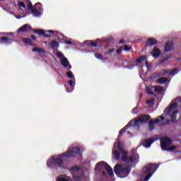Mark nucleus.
I'll return each mask as SVG.
<instances>
[{
  "instance_id": "obj_31",
  "label": "nucleus",
  "mask_w": 181,
  "mask_h": 181,
  "mask_svg": "<svg viewBox=\"0 0 181 181\" xmlns=\"http://www.w3.org/2000/svg\"><path fill=\"white\" fill-rule=\"evenodd\" d=\"M176 148H177V146H172L170 148L167 147V150H165V151H168V152L169 151L172 152V151H175L176 149Z\"/></svg>"
},
{
  "instance_id": "obj_51",
  "label": "nucleus",
  "mask_w": 181,
  "mask_h": 181,
  "mask_svg": "<svg viewBox=\"0 0 181 181\" xmlns=\"http://www.w3.org/2000/svg\"><path fill=\"white\" fill-rule=\"evenodd\" d=\"M148 93L152 95H155V93H153V92H152L151 90H148Z\"/></svg>"
},
{
  "instance_id": "obj_9",
  "label": "nucleus",
  "mask_w": 181,
  "mask_h": 181,
  "mask_svg": "<svg viewBox=\"0 0 181 181\" xmlns=\"http://www.w3.org/2000/svg\"><path fill=\"white\" fill-rule=\"evenodd\" d=\"M160 141L162 151L168 150V146H170V145H172V139L169 136L162 137Z\"/></svg>"
},
{
  "instance_id": "obj_25",
  "label": "nucleus",
  "mask_w": 181,
  "mask_h": 181,
  "mask_svg": "<svg viewBox=\"0 0 181 181\" xmlns=\"http://www.w3.org/2000/svg\"><path fill=\"white\" fill-rule=\"evenodd\" d=\"M179 111H173L170 115V119L172 122H176V114H177Z\"/></svg>"
},
{
  "instance_id": "obj_60",
  "label": "nucleus",
  "mask_w": 181,
  "mask_h": 181,
  "mask_svg": "<svg viewBox=\"0 0 181 181\" xmlns=\"http://www.w3.org/2000/svg\"><path fill=\"white\" fill-rule=\"evenodd\" d=\"M0 1H4V0H0Z\"/></svg>"
},
{
  "instance_id": "obj_28",
  "label": "nucleus",
  "mask_w": 181,
  "mask_h": 181,
  "mask_svg": "<svg viewBox=\"0 0 181 181\" xmlns=\"http://www.w3.org/2000/svg\"><path fill=\"white\" fill-rule=\"evenodd\" d=\"M146 59V57L143 55V56H141L140 57H139V58L136 60V62L137 63H142V62H145Z\"/></svg>"
},
{
  "instance_id": "obj_30",
  "label": "nucleus",
  "mask_w": 181,
  "mask_h": 181,
  "mask_svg": "<svg viewBox=\"0 0 181 181\" xmlns=\"http://www.w3.org/2000/svg\"><path fill=\"white\" fill-rule=\"evenodd\" d=\"M32 13H33V15H35V16H39V15H40V11H39V10L37 9H33Z\"/></svg>"
},
{
  "instance_id": "obj_41",
  "label": "nucleus",
  "mask_w": 181,
  "mask_h": 181,
  "mask_svg": "<svg viewBox=\"0 0 181 181\" xmlns=\"http://www.w3.org/2000/svg\"><path fill=\"white\" fill-rule=\"evenodd\" d=\"M28 11H33V5H32V4H28Z\"/></svg>"
},
{
  "instance_id": "obj_14",
  "label": "nucleus",
  "mask_w": 181,
  "mask_h": 181,
  "mask_svg": "<svg viewBox=\"0 0 181 181\" xmlns=\"http://www.w3.org/2000/svg\"><path fill=\"white\" fill-rule=\"evenodd\" d=\"M61 64L62 66L67 69V70H70V69H71V65H70V62H69V59H67V58L66 57H64L61 60Z\"/></svg>"
},
{
  "instance_id": "obj_59",
  "label": "nucleus",
  "mask_w": 181,
  "mask_h": 181,
  "mask_svg": "<svg viewBox=\"0 0 181 181\" xmlns=\"http://www.w3.org/2000/svg\"><path fill=\"white\" fill-rule=\"evenodd\" d=\"M133 152H134V150H132Z\"/></svg>"
},
{
  "instance_id": "obj_37",
  "label": "nucleus",
  "mask_w": 181,
  "mask_h": 181,
  "mask_svg": "<svg viewBox=\"0 0 181 181\" xmlns=\"http://www.w3.org/2000/svg\"><path fill=\"white\" fill-rule=\"evenodd\" d=\"M18 5L21 8H26V4L23 1H20Z\"/></svg>"
},
{
  "instance_id": "obj_15",
  "label": "nucleus",
  "mask_w": 181,
  "mask_h": 181,
  "mask_svg": "<svg viewBox=\"0 0 181 181\" xmlns=\"http://www.w3.org/2000/svg\"><path fill=\"white\" fill-rule=\"evenodd\" d=\"M131 127H134V119H132L124 128L119 130V135L124 134V132H127V129Z\"/></svg>"
},
{
  "instance_id": "obj_54",
  "label": "nucleus",
  "mask_w": 181,
  "mask_h": 181,
  "mask_svg": "<svg viewBox=\"0 0 181 181\" xmlns=\"http://www.w3.org/2000/svg\"><path fill=\"white\" fill-rule=\"evenodd\" d=\"M107 173L105 172H103V176H106Z\"/></svg>"
},
{
  "instance_id": "obj_3",
  "label": "nucleus",
  "mask_w": 181,
  "mask_h": 181,
  "mask_svg": "<svg viewBox=\"0 0 181 181\" xmlns=\"http://www.w3.org/2000/svg\"><path fill=\"white\" fill-rule=\"evenodd\" d=\"M114 172L117 177H127L131 173V167L129 165L117 164L114 168Z\"/></svg>"
},
{
  "instance_id": "obj_45",
  "label": "nucleus",
  "mask_w": 181,
  "mask_h": 181,
  "mask_svg": "<svg viewBox=\"0 0 181 181\" xmlns=\"http://www.w3.org/2000/svg\"><path fill=\"white\" fill-rule=\"evenodd\" d=\"M169 124H170V120L167 119L165 124H163V125H169Z\"/></svg>"
},
{
  "instance_id": "obj_35",
  "label": "nucleus",
  "mask_w": 181,
  "mask_h": 181,
  "mask_svg": "<svg viewBox=\"0 0 181 181\" xmlns=\"http://www.w3.org/2000/svg\"><path fill=\"white\" fill-rule=\"evenodd\" d=\"M176 71H177V68H175L174 69H173L171 71H170V76H175Z\"/></svg>"
},
{
  "instance_id": "obj_19",
  "label": "nucleus",
  "mask_w": 181,
  "mask_h": 181,
  "mask_svg": "<svg viewBox=\"0 0 181 181\" xmlns=\"http://www.w3.org/2000/svg\"><path fill=\"white\" fill-rule=\"evenodd\" d=\"M155 142V140L153 139H145L142 142V145L145 146L146 148H149L152 144Z\"/></svg>"
},
{
  "instance_id": "obj_13",
  "label": "nucleus",
  "mask_w": 181,
  "mask_h": 181,
  "mask_svg": "<svg viewBox=\"0 0 181 181\" xmlns=\"http://www.w3.org/2000/svg\"><path fill=\"white\" fill-rule=\"evenodd\" d=\"M173 108H177V103H174L170 107H166L164 110V114L165 115H170V112H172V110H173Z\"/></svg>"
},
{
  "instance_id": "obj_50",
  "label": "nucleus",
  "mask_w": 181,
  "mask_h": 181,
  "mask_svg": "<svg viewBox=\"0 0 181 181\" xmlns=\"http://www.w3.org/2000/svg\"><path fill=\"white\" fill-rule=\"evenodd\" d=\"M164 73H165V74H168V73H169V69H165V70H164Z\"/></svg>"
},
{
  "instance_id": "obj_46",
  "label": "nucleus",
  "mask_w": 181,
  "mask_h": 181,
  "mask_svg": "<svg viewBox=\"0 0 181 181\" xmlns=\"http://www.w3.org/2000/svg\"><path fill=\"white\" fill-rule=\"evenodd\" d=\"M30 37L33 40H36V36H35L34 35H31Z\"/></svg>"
},
{
  "instance_id": "obj_18",
  "label": "nucleus",
  "mask_w": 181,
  "mask_h": 181,
  "mask_svg": "<svg viewBox=\"0 0 181 181\" xmlns=\"http://www.w3.org/2000/svg\"><path fill=\"white\" fill-rule=\"evenodd\" d=\"M0 40L1 41V43H4L5 45H12V42H13V40L12 38H9L8 37H1Z\"/></svg>"
},
{
  "instance_id": "obj_23",
  "label": "nucleus",
  "mask_w": 181,
  "mask_h": 181,
  "mask_svg": "<svg viewBox=\"0 0 181 181\" xmlns=\"http://www.w3.org/2000/svg\"><path fill=\"white\" fill-rule=\"evenodd\" d=\"M158 84H166L168 83V78L166 77H161L157 79Z\"/></svg>"
},
{
  "instance_id": "obj_6",
  "label": "nucleus",
  "mask_w": 181,
  "mask_h": 181,
  "mask_svg": "<svg viewBox=\"0 0 181 181\" xmlns=\"http://www.w3.org/2000/svg\"><path fill=\"white\" fill-rule=\"evenodd\" d=\"M81 168L78 165H74L69 170L71 175H72V177L74 181H81V175L78 174L80 172Z\"/></svg>"
},
{
  "instance_id": "obj_57",
  "label": "nucleus",
  "mask_w": 181,
  "mask_h": 181,
  "mask_svg": "<svg viewBox=\"0 0 181 181\" xmlns=\"http://www.w3.org/2000/svg\"><path fill=\"white\" fill-rule=\"evenodd\" d=\"M105 56H107L108 54V52L104 53Z\"/></svg>"
},
{
  "instance_id": "obj_22",
  "label": "nucleus",
  "mask_w": 181,
  "mask_h": 181,
  "mask_svg": "<svg viewBox=\"0 0 181 181\" xmlns=\"http://www.w3.org/2000/svg\"><path fill=\"white\" fill-rule=\"evenodd\" d=\"M50 46L51 49H52L53 50H57V49H59V45L56 40H52L50 42Z\"/></svg>"
},
{
  "instance_id": "obj_27",
  "label": "nucleus",
  "mask_w": 181,
  "mask_h": 181,
  "mask_svg": "<svg viewBox=\"0 0 181 181\" xmlns=\"http://www.w3.org/2000/svg\"><path fill=\"white\" fill-rule=\"evenodd\" d=\"M33 52H37V53H46V51H45V49L39 47H35L33 49Z\"/></svg>"
},
{
  "instance_id": "obj_43",
  "label": "nucleus",
  "mask_w": 181,
  "mask_h": 181,
  "mask_svg": "<svg viewBox=\"0 0 181 181\" xmlns=\"http://www.w3.org/2000/svg\"><path fill=\"white\" fill-rule=\"evenodd\" d=\"M117 54H121L122 53V47L119 48L117 50Z\"/></svg>"
},
{
  "instance_id": "obj_12",
  "label": "nucleus",
  "mask_w": 181,
  "mask_h": 181,
  "mask_svg": "<svg viewBox=\"0 0 181 181\" xmlns=\"http://www.w3.org/2000/svg\"><path fill=\"white\" fill-rule=\"evenodd\" d=\"M76 83H74V81L70 80L68 81V86L65 85L66 90L68 93H71L74 90V86Z\"/></svg>"
},
{
  "instance_id": "obj_36",
  "label": "nucleus",
  "mask_w": 181,
  "mask_h": 181,
  "mask_svg": "<svg viewBox=\"0 0 181 181\" xmlns=\"http://www.w3.org/2000/svg\"><path fill=\"white\" fill-rule=\"evenodd\" d=\"M57 181H70V180H69V179H67V178L58 177L57 178Z\"/></svg>"
},
{
  "instance_id": "obj_56",
  "label": "nucleus",
  "mask_w": 181,
  "mask_h": 181,
  "mask_svg": "<svg viewBox=\"0 0 181 181\" xmlns=\"http://www.w3.org/2000/svg\"><path fill=\"white\" fill-rule=\"evenodd\" d=\"M136 110H137V108H136V107H134V108L133 109V111L135 112V111H136Z\"/></svg>"
},
{
  "instance_id": "obj_52",
  "label": "nucleus",
  "mask_w": 181,
  "mask_h": 181,
  "mask_svg": "<svg viewBox=\"0 0 181 181\" xmlns=\"http://www.w3.org/2000/svg\"><path fill=\"white\" fill-rule=\"evenodd\" d=\"M162 76H165V74H163L162 75L158 74V75L156 76V77H162Z\"/></svg>"
},
{
  "instance_id": "obj_2",
  "label": "nucleus",
  "mask_w": 181,
  "mask_h": 181,
  "mask_svg": "<svg viewBox=\"0 0 181 181\" xmlns=\"http://www.w3.org/2000/svg\"><path fill=\"white\" fill-rule=\"evenodd\" d=\"M81 148L78 147H73L69 149V151L64 152L58 156L57 158H52V160H49L47 163L49 168H53L54 166H57L59 169H66V166L64 165V161H63L62 158H74V156H81L80 154V151Z\"/></svg>"
},
{
  "instance_id": "obj_49",
  "label": "nucleus",
  "mask_w": 181,
  "mask_h": 181,
  "mask_svg": "<svg viewBox=\"0 0 181 181\" xmlns=\"http://www.w3.org/2000/svg\"><path fill=\"white\" fill-rule=\"evenodd\" d=\"M160 118L161 121H163V119H165V117H163V115H160Z\"/></svg>"
},
{
  "instance_id": "obj_8",
  "label": "nucleus",
  "mask_w": 181,
  "mask_h": 181,
  "mask_svg": "<svg viewBox=\"0 0 181 181\" xmlns=\"http://www.w3.org/2000/svg\"><path fill=\"white\" fill-rule=\"evenodd\" d=\"M150 119H152V117L149 115H140L137 119H133V125H138L139 122L141 124H146Z\"/></svg>"
},
{
  "instance_id": "obj_40",
  "label": "nucleus",
  "mask_w": 181,
  "mask_h": 181,
  "mask_svg": "<svg viewBox=\"0 0 181 181\" xmlns=\"http://www.w3.org/2000/svg\"><path fill=\"white\" fill-rule=\"evenodd\" d=\"M124 49L125 52H128L131 49V47H128V45H124Z\"/></svg>"
},
{
  "instance_id": "obj_34",
  "label": "nucleus",
  "mask_w": 181,
  "mask_h": 181,
  "mask_svg": "<svg viewBox=\"0 0 181 181\" xmlns=\"http://www.w3.org/2000/svg\"><path fill=\"white\" fill-rule=\"evenodd\" d=\"M57 57H58V59H63L64 54L62 52H57Z\"/></svg>"
},
{
  "instance_id": "obj_38",
  "label": "nucleus",
  "mask_w": 181,
  "mask_h": 181,
  "mask_svg": "<svg viewBox=\"0 0 181 181\" xmlns=\"http://www.w3.org/2000/svg\"><path fill=\"white\" fill-rule=\"evenodd\" d=\"M168 60H169V57H164V58L160 61L161 64H163V63L168 62Z\"/></svg>"
},
{
  "instance_id": "obj_44",
  "label": "nucleus",
  "mask_w": 181,
  "mask_h": 181,
  "mask_svg": "<svg viewBox=\"0 0 181 181\" xmlns=\"http://www.w3.org/2000/svg\"><path fill=\"white\" fill-rule=\"evenodd\" d=\"M65 43H66V45H73V42H72L71 41H70V40H66V41H65Z\"/></svg>"
},
{
  "instance_id": "obj_53",
  "label": "nucleus",
  "mask_w": 181,
  "mask_h": 181,
  "mask_svg": "<svg viewBox=\"0 0 181 181\" xmlns=\"http://www.w3.org/2000/svg\"><path fill=\"white\" fill-rule=\"evenodd\" d=\"M129 69H134V65H130V66L128 67Z\"/></svg>"
},
{
  "instance_id": "obj_42",
  "label": "nucleus",
  "mask_w": 181,
  "mask_h": 181,
  "mask_svg": "<svg viewBox=\"0 0 181 181\" xmlns=\"http://www.w3.org/2000/svg\"><path fill=\"white\" fill-rule=\"evenodd\" d=\"M1 35H4V36H9L11 35H13V33H3Z\"/></svg>"
},
{
  "instance_id": "obj_4",
  "label": "nucleus",
  "mask_w": 181,
  "mask_h": 181,
  "mask_svg": "<svg viewBox=\"0 0 181 181\" xmlns=\"http://www.w3.org/2000/svg\"><path fill=\"white\" fill-rule=\"evenodd\" d=\"M157 169H158V167L156 166V164L149 163L146 165L143 168V170L141 172L142 175H146V176L144 178V181L149 180L152 175H153V173L156 172Z\"/></svg>"
},
{
  "instance_id": "obj_20",
  "label": "nucleus",
  "mask_w": 181,
  "mask_h": 181,
  "mask_svg": "<svg viewBox=\"0 0 181 181\" xmlns=\"http://www.w3.org/2000/svg\"><path fill=\"white\" fill-rule=\"evenodd\" d=\"M157 44H158V41L153 37L148 38L146 42V45L148 47L155 46V45H157Z\"/></svg>"
},
{
  "instance_id": "obj_17",
  "label": "nucleus",
  "mask_w": 181,
  "mask_h": 181,
  "mask_svg": "<svg viewBox=\"0 0 181 181\" xmlns=\"http://www.w3.org/2000/svg\"><path fill=\"white\" fill-rule=\"evenodd\" d=\"M175 49V45L172 42H167L164 49L165 52H172V50H174Z\"/></svg>"
},
{
  "instance_id": "obj_33",
  "label": "nucleus",
  "mask_w": 181,
  "mask_h": 181,
  "mask_svg": "<svg viewBox=\"0 0 181 181\" xmlns=\"http://www.w3.org/2000/svg\"><path fill=\"white\" fill-rule=\"evenodd\" d=\"M66 76L68 77V78H73L74 77V75L73 74V72L68 71L66 73Z\"/></svg>"
},
{
  "instance_id": "obj_55",
  "label": "nucleus",
  "mask_w": 181,
  "mask_h": 181,
  "mask_svg": "<svg viewBox=\"0 0 181 181\" xmlns=\"http://www.w3.org/2000/svg\"><path fill=\"white\" fill-rule=\"evenodd\" d=\"M148 62H146V66L148 67Z\"/></svg>"
},
{
  "instance_id": "obj_39",
  "label": "nucleus",
  "mask_w": 181,
  "mask_h": 181,
  "mask_svg": "<svg viewBox=\"0 0 181 181\" xmlns=\"http://www.w3.org/2000/svg\"><path fill=\"white\" fill-rule=\"evenodd\" d=\"M146 103V104H148L149 105H153L155 100H147Z\"/></svg>"
},
{
  "instance_id": "obj_32",
  "label": "nucleus",
  "mask_w": 181,
  "mask_h": 181,
  "mask_svg": "<svg viewBox=\"0 0 181 181\" xmlns=\"http://www.w3.org/2000/svg\"><path fill=\"white\" fill-rule=\"evenodd\" d=\"M115 52V49L114 48L109 49L107 51V55L108 56H112V54Z\"/></svg>"
},
{
  "instance_id": "obj_48",
  "label": "nucleus",
  "mask_w": 181,
  "mask_h": 181,
  "mask_svg": "<svg viewBox=\"0 0 181 181\" xmlns=\"http://www.w3.org/2000/svg\"><path fill=\"white\" fill-rule=\"evenodd\" d=\"M119 43H125V41H124V40L122 39H120L119 41Z\"/></svg>"
},
{
  "instance_id": "obj_11",
  "label": "nucleus",
  "mask_w": 181,
  "mask_h": 181,
  "mask_svg": "<svg viewBox=\"0 0 181 181\" xmlns=\"http://www.w3.org/2000/svg\"><path fill=\"white\" fill-rule=\"evenodd\" d=\"M32 30V26L29 24H25L18 29L17 33H22V32H29Z\"/></svg>"
},
{
  "instance_id": "obj_7",
  "label": "nucleus",
  "mask_w": 181,
  "mask_h": 181,
  "mask_svg": "<svg viewBox=\"0 0 181 181\" xmlns=\"http://www.w3.org/2000/svg\"><path fill=\"white\" fill-rule=\"evenodd\" d=\"M33 32L35 33L36 35H38V36H43L44 37H50L51 35L49 34L46 33H51L53 35L54 33H57V35L59 33L57 31H54L52 30H45L42 29H34L33 30Z\"/></svg>"
},
{
  "instance_id": "obj_47",
  "label": "nucleus",
  "mask_w": 181,
  "mask_h": 181,
  "mask_svg": "<svg viewBox=\"0 0 181 181\" xmlns=\"http://www.w3.org/2000/svg\"><path fill=\"white\" fill-rule=\"evenodd\" d=\"M177 101H180V104H181V98L180 97H178V98H176L175 99Z\"/></svg>"
},
{
  "instance_id": "obj_1",
  "label": "nucleus",
  "mask_w": 181,
  "mask_h": 181,
  "mask_svg": "<svg viewBox=\"0 0 181 181\" xmlns=\"http://www.w3.org/2000/svg\"><path fill=\"white\" fill-rule=\"evenodd\" d=\"M121 138H122V135H119L116 140V142L114 144L112 148V158L115 159V160H119V156H121L122 153V162H125V163H131V162H134L135 164L139 163V154L136 153H134L132 156H128V151H124V148L121 146Z\"/></svg>"
},
{
  "instance_id": "obj_58",
  "label": "nucleus",
  "mask_w": 181,
  "mask_h": 181,
  "mask_svg": "<svg viewBox=\"0 0 181 181\" xmlns=\"http://www.w3.org/2000/svg\"><path fill=\"white\" fill-rule=\"evenodd\" d=\"M140 98H142V95H140Z\"/></svg>"
},
{
  "instance_id": "obj_26",
  "label": "nucleus",
  "mask_w": 181,
  "mask_h": 181,
  "mask_svg": "<svg viewBox=\"0 0 181 181\" xmlns=\"http://www.w3.org/2000/svg\"><path fill=\"white\" fill-rule=\"evenodd\" d=\"M95 57H96V59H98V60H108V59L104 58L103 54H101L100 53L95 54Z\"/></svg>"
},
{
  "instance_id": "obj_24",
  "label": "nucleus",
  "mask_w": 181,
  "mask_h": 181,
  "mask_svg": "<svg viewBox=\"0 0 181 181\" xmlns=\"http://www.w3.org/2000/svg\"><path fill=\"white\" fill-rule=\"evenodd\" d=\"M21 40L24 43H25V45H30V46H32V43H33L30 38L22 37Z\"/></svg>"
},
{
  "instance_id": "obj_29",
  "label": "nucleus",
  "mask_w": 181,
  "mask_h": 181,
  "mask_svg": "<svg viewBox=\"0 0 181 181\" xmlns=\"http://www.w3.org/2000/svg\"><path fill=\"white\" fill-rule=\"evenodd\" d=\"M154 89L157 93H162V91H163V88L162 86H155Z\"/></svg>"
},
{
  "instance_id": "obj_16",
  "label": "nucleus",
  "mask_w": 181,
  "mask_h": 181,
  "mask_svg": "<svg viewBox=\"0 0 181 181\" xmlns=\"http://www.w3.org/2000/svg\"><path fill=\"white\" fill-rule=\"evenodd\" d=\"M161 53L162 52H160V49L156 48V47H154L151 54L153 57H154L155 59H158L160 56Z\"/></svg>"
},
{
  "instance_id": "obj_21",
  "label": "nucleus",
  "mask_w": 181,
  "mask_h": 181,
  "mask_svg": "<svg viewBox=\"0 0 181 181\" xmlns=\"http://www.w3.org/2000/svg\"><path fill=\"white\" fill-rule=\"evenodd\" d=\"M84 43L85 45L86 44L88 46H92V47H97V45H98L97 41H94V40L85 41Z\"/></svg>"
},
{
  "instance_id": "obj_10",
  "label": "nucleus",
  "mask_w": 181,
  "mask_h": 181,
  "mask_svg": "<svg viewBox=\"0 0 181 181\" xmlns=\"http://www.w3.org/2000/svg\"><path fill=\"white\" fill-rule=\"evenodd\" d=\"M160 120L159 119H151L148 122V131L152 132L155 129V124H159Z\"/></svg>"
},
{
  "instance_id": "obj_5",
  "label": "nucleus",
  "mask_w": 181,
  "mask_h": 181,
  "mask_svg": "<svg viewBox=\"0 0 181 181\" xmlns=\"http://www.w3.org/2000/svg\"><path fill=\"white\" fill-rule=\"evenodd\" d=\"M96 169H98V170H104V169H105L109 176H111V177L114 176V171L112 170V168H111V166H110L108 163L104 161L98 162L96 164Z\"/></svg>"
}]
</instances>
